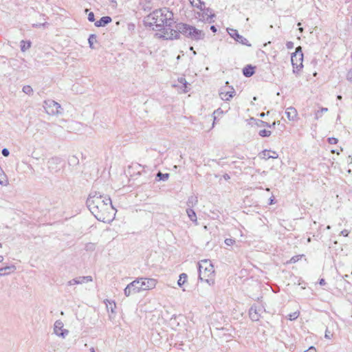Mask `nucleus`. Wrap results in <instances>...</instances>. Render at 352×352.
I'll list each match as a JSON object with an SVG mask.
<instances>
[{"label": "nucleus", "instance_id": "1", "mask_svg": "<svg viewBox=\"0 0 352 352\" xmlns=\"http://www.w3.org/2000/svg\"><path fill=\"white\" fill-rule=\"evenodd\" d=\"M145 23L153 30L161 32L157 34L160 38L166 40L179 38V33L173 28L175 23L173 13L166 8L153 11L146 16Z\"/></svg>", "mask_w": 352, "mask_h": 352}, {"label": "nucleus", "instance_id": "2", "mask_svg": "<svg viewBox=\"0 0 352 352\" xmlns=\"http://www.w3.org/2000/svg\"><path fill=\"white\" fill-rule=\"evenodd\" d=\"M87 205L98 221L109 223L113 219L114 208L109 197L103 196L100 192H92L87 199Z\"/></svg>", "mask_w": 352, "mask_h": 352}, {"label": "nucleus", "instance_id": "3", "mask_svg": "<svg viewBox=\"0 0 352 352\" xmlns=\"http://www.w3.org/2000/svg\"><path fill=\"white\" fill-rule=\"evenodd\" d=\"M199 278L205 280L210 285L214 283V266L209 260H202L199 263Z\"/></svg>", "mask_w": 352, "mask_h": 352}, {"label": "nucleus", "instance_id": "4", "mask_svg": "<svg viewBox=\"0 0 352 352\" xmlns=\"http://www.w3.org/2000/svg\"><path fill=\"white\" fill-rule=\"evenodd\" d=\"M175 28L179 34L181 33L195 41L203 40L205 37V33L202 30L187 24L179 23Z\"/></svg>", "mask_w": 352, "mask_h": 352}, {"label": "nucleus", "instance_id": "5", "mask_svg": "<svg viewBox=\"0 0 352 352\" xmlns=\"http://www.w3.org/2000/svg\"><path fill=\"white\" fill-rule=\"evenodd\" d=\"M43 107L50 116H58L62 113L60 104L53 100H45Z\"/></svg>", "mask_w": 352, "mask_h": 352}, {"label": "nucleus", "instance_id": "6", "mask_svg": "<svg viewBox=\"0 0 352 352\" xmlns=\"http://www.w3.org/2000/svg\"><path fill=\"white\" fill-rule=\"evenodd\" d=\"M142 285L140 283L139 278H137L131 283L128 284L125 289H124V294L126 297L130 296L132 294L140 293L142 291V287L140 286Z\"/></svg>", "mask_w": 352, "mask_h": 352}, {"label": "nucleus", "instance_id": "7", "mask_svg": "<svg viewBox=\"0 0 352 352\" xmlns=\"http://www.w3.org/2000/svg\"><path fill=\"white\" fill-rule=\"evenodd\" d=\"M228 84V82H226V85L219 90V97L223 101H230L236 95L235 89Z\"/></svg>", "mask_w": 352, "mask_h": 352}, {"label": "nucleus", "instance_id": "8", "mask_svg": "<svg viewBox=\"0 0 352 352\" xmlns=\"http://www.w3.org/2000/svg\"><path fill=\"white\" fill-rule=\"evenodd\" d=\"M214 16L212 11L205 7L199 9V11L197 12L195 17L199 21L211 23Z\"/></svg>", "mask_w": 352, "mask_h": 352}, {"label": "nucleus", "instance_id": "9", "mask_svg": "<svg viewBox=\"0 0 352 352\" xmlns=\"http://www.w3.org/2000/svg\"><path fill=\"white\" fill-rule=\"evenodd\" d=\"M303 54L300 47H298L292 55L291 61L294 68L299 69L302 67Z\"/></svg>", "mask_w": 352, "mask_h": 352}, {"label": "nucleus", "instance_id": "10", "mask_svg": "<svg viewBox=\"0 0 352 352\" xmlns=\"http://www.w3.org/2000/svg\"><path fill=\"white\" fill-rule=\"evenodd\" d=\"M54 333L58 337L65 338L69 334V331L64 329L63 322L60 320H58L54 324Z\"/></svg>", "mask_w": 352, "mask_h": 352}, {"label": "nucleus", "instance_id": "11", "mask_svg": "<svg viewBox=\"0 0 352 352\" xmlns=\"http://www.w3.org/2000/svg\"><path fill=\"white\" fill-rule=\"evenodd\" d=\"M140 283L142 284L140 286L142 287V291L151 290L155 287L157 285V280L151 278H139Z\"/></svg>", "mask_w": 352, "mask_h": 352}, {"label": "nucleus", "instance_id": "12", "mask_svg": "<svg viewBox=\"0 0 352 352\" xmlns=\"http://www.w3.org/2000/svg\"><path fill=\"white\" fill-rule=\"evenodd\" d=\"M228 32L230 34V36L233 38L235 41L237 42L247 45V46H251V44L249 43L248 41L244 38L243 36L239 34L238 32L236 30L234 29H228Z\"/></svg>", "mask_w": 352, "mask_h": 352}, {"label": "nucleus", "instance_id": "13", "mask_svg": "<svg viewBox=\"0 0 352 352\" xmlns=\"http://www.w3.org/2000/svg\"><path fill=\"white\" fill-rule=\"evenodd\" d=\"M263 312V308L261 307L252 306L249 311L250 317L253 321H258L261 314Z\"/></svg>", "mask_w": 352, "mask_h": 352}, {"label": "nucleus", "instance_id": "14", "mask_svg": "<svg viewBox=\"0 0 352 352\" xmlns=\"http://www.w3.org/2000/svg\"><path fill=\"white\" fill-rule=\"evenodd\" d=\"M285 114L287 115V118L290 121L296 120L298 118V112L294 107H288L285 111Z\"/></svg>", "mask_w": 352, "mask_h": 352}, {"label": "nucleus", "instance_id": "15", "mask_svg": "<svg viewBox=\"0 0 352 352\" xmlns=\"http://www.w3.org/2000/svg\"><path fill=\"white\" fill-rule=\"evenodd\" d=\"M110 22H111V18L110 16H102L99 21L95 23V25L96 27H104Z\"/></svg>", "mask_w": 352, "mask_h": 352}, {"label": "nucleus", "instance_id": "16", "mask_svg": "<svg viewBox=\"0 0 352 352\" xmlns=\"http://www.w3.org/2000/svg\"><path fill=\"white\" fill-rule=\"evenodd\" d=\"M262 157L265 160L270 158L276 159L278 157V154L275 151L265 150L261 153Z\"/></svg>", "mask_w": 352, "mask_h": 352}, {"label": "nucleus", "instance_id": "17", "mask_svg": "<svg viewBox=\"0 0 352 352\" xmlns=\"http://www.w3.org/2000/svg\"><path fill=\"white\" fill-rule=\"evenodd\" d=\"M243 73L246 77H250L254 73V67L250 65L247 66L243 69Z\"/></svg>", "mask_w": 352, "mask_h": 352}, {"label": "nucleus", "instance_id": "18", "mask_svg": "<svg viewBox=\"0 0 352 352\" xmlns=\"http://www.w3.org/2000/svg\"><path fill=\"white\" fill-rule=\"evenodd\" d=\"M189 1L193 7H196L198 9L205 8V3L201 0H189Z\"/></svg>", "mask_w": 352, "mask_h": 352}, {"label": "nucleus", "instance_id": "19", "mask_svg": "<svg viewBox=\"0 0 352 352\" xmlns=\"http://www.w3.org/2000/svg\"><path fill=\"white\" fill-rule=\"evenodd\" d=\"M186 213L189 219L197 223V219L195 212L192 208H187Z\"/></svg>", "mask_w": 352, "mask_h": 352}, {"label": "nucleus", "instance_id": "20", "mask_svg": "<svg viewBox=\"0 0 352 352\" xmlns=\"http://www.w3.org/2000/svg\"><path fill=\"white\" fill-rule=\"evenodd\" d=\"M197 203H198L197 197L195 196H190L188 197L186 204H187L188 208H190L193 207L194 206H195Z\"/></svg>", "mask_w": 352, "mask_h": 352}, {"label": "nucleus", "instance_id": "21", "mask_svg": "<svg viewBox=\"0 0 352 352\" xmlns=\"http://www.w3.org/2000/svg\"><path fill=\"white\" fill-rule=\"evenodd\" d=\"M0 184L2 186H7L8 184L6 175H5L3 170L0 168Z\"/></svg>", "mask_w": 352, "mask_h": 352}, {"label": "nucleus", "instance_id": "22", "mask_svg": "<svg viewBox=\"0 0 352 352\" xmlns=\"http://www.w3.org/2000/svg\"><path fill=\"white\" fill-rule=\"evenodd\" d=\"M187 278H188V276L186 274H185V273L181 274L179 275V278L177 280V285L179 287H182V285H184L185 284V283H186Z\"/></svg>", "mask_w": 352, "mask_h": 352}, {"label": "nucleus", "instance_id": "23", "mask_svg": "<svg viewBox=\"0 0 352 352\" xmlns=\"http://www.w3.org/2000/svg\"><path fill=\"white\" fill-rule=\"evenodd\" d=\"M78 280H79L78 284H82L85 283L91 282L93 278L91 276H79L78 277Z\"/></svg>", "mask_w": 352, "mask_h": 352}, {"label": "nucleus", "instance_id": "24", "mask_svg": "<svg viewBox=\"0 0 352 352\" xmlns=\"http://www.w3.org/2000/svg\"><path fill=\"white\" fill-rule=\"evenodd\" d=\"M328 111V109L326 107H322L320 110L317 111L315 113V118L316 120L319 119L322 116V114L324 113H326Z\"/></svg>", "mask_w": 352, "mask_h": 352}, {"label": "nucleus", "instance_id": "25", "mask_svg": "<svg viewBox=\"0 0 352 352\" xmlns=\"http://www.w3.org/2000/svg\"><path fill=\"white\" fill-rule=\"evenodd\" d=\"M89 47L91 49H94V44L96 42V36L95 34H91L88 38Z\"/></svg>", "mask_w": 352, "mask_h": 352}, {"label": "nucleus", "instance_id": "26", "mask_svg": "<svg viewBox=\"0 0 352 352\" xmlns=\"http://www.w3.org/2000/svg\"><path fill=\"white\" fill-rule=\"evenodd\" d=\"M223 114V111L220 108L217 109V110H215L214 111V113H213L214 122L212 124V127L214 126V122H215L217 118L221 116Z\"/></svg>", "mask_w": 352, "mask_h": 352}, {"label": "nucleus", "instance_id": "27", "mask_svg": "<svg viewBox=\"0 0 352 352\" xmlns=\"http://www.w3.org/2000/svg\"><path fill=\"white\" fill-rule=\"evenodd\" d=\"M31 46L30 42L25 43L24 41L21 42V51L25 52L28 49H29Z\"/></svg>", "mask_w": 352, "mask_h": 352}, {"label": "nucleus", "instance_id": "28", "mask_svg": "<svg viewBox=\"0 0 352 352\" xmlns=\"http://www.w3.org/2000/svg\"><path fill=\"white\" fill-rule=\"evenodd\" d=\"M157 177L159 178L160 180L166 181L169 177V174L162 173L161 172H159L157 174Z\"/></svg>", "mask_w": 352, "mask_h": 352}, {"label": "nucleus", "instance_id": "29", "mask_svg": "<svg viewBox=\"0 0 352 352\" xmlns=\"http://www.w3.org/2000/svg\"><path fill=\"white\" fill-rule=\"evenodd\" d=\"M300 315V313L299 311H295L294 313H292V314H289L288 316H287V318L289 320H296V318H298Z\"/></svg>", "mask_w": 352, "mask_h": 352}, {"label": "nucleus", "instance_id": "30", "mask_svg": "<svg viewBox=\"0 0 352 352\" xmlns=\"http://www.w3.org/2000/svg\"><path fill=\"white\" fill-rule=\"evenodd\" d=\"M23 91L28 95H31L33 93V89L30 85H25L23 87Z\"/></svg>", "mask_w": 352, "mask_h": 352}, {"label": "nucleus", "instance_id": "31", "mask_svg": "<svg viewBox=\"0 0 352 352\" xmlns=\"http://www.w3.org/2000/svg\"><path fill=\"white\" fill-rule=\"evenodd\" d=\"M271 135V131L268 130H261L259 131V135L261 137H269Z\"/></svg>", "mask_w": 352, "mask_h": 352}, {"label": "nucleus", "instance_id": "32", "mask_svg": "<svg viewBox=\"0 0 352 352\" xmlns=\"http://www.w3.org/2000/svg\"><path fill=\"white\" fill-rule=\"evenodd\" d=\"M234 243L235 240L233 239H226L225 240V243L228 246L232 245Z\"/></svg>", "mask_w": 352, "mask_h": 352}, {"label": "nucleus", "instance_id": "33", "mask_svg": "<svg viewBox=\"0 0 352 352\" xmlns=\"http://www.w3.org/2000/svg\"><path fill=\"white\" fill-rule=\"evenodd\" d=\"M324 337L327 339H331L333 337V333L328 329H327L325 330Z\"/></svg>", "mask_w": 352, "mask_h": 352}, {"label": "nucleus", "instance_id": "34", "mask_svg": "<svg viewBox=\"0 0 352 352\" xmlns=\"http://www.w3.org/2000/svg\"><path fill=\"white\" fill-rule=\"evenodd\" d=\"M79 280H78V278H74L68 282V285L72 286L74 285L78 284Z\"/></svg>", "mask_w": 352, "mask_h": 352}, {"label": "nucleus", "instance_id": "35", "mask_svg": "<svg viewBox=\"0 0 352 352\" xmlns=\"http://www.w3.org/2000/svg\"><path fill=\"white\" fill-rule=\"evenodd\" d=\"M88 20L91 22H94L95 21L94 14L92 12H90L88 14Z\"/></svg>", "mask_w": 352, "mask_h": 352}, {"label": "nucleus", "instance_id": "36", "mask_svg": "<svg viewBox=\"0 0 352 352\" xmlns=\"http://www.w3.org/2000/svg\"><path fill=\"white\" fill-rule=\"evenodd\" d=\"M328 142L329 144H336L338 142V139L335 138H329L328 139Z\"/></svg>", "mask_w": 352, "mask_h": 352}, {"label": "nucleus", "instance_id": "37", "mask_svg": "<svg viewBox=\"0 0 352 352\" xmlns=\"http://www.w3.org/2000/svg\"><path fill=\"white\" fill-rule=\"evenodd\" d=\"M1 153L2 155L4 156V157H8L10 154V152L8 151V149L7 148H3L1 151Z\"/></svg>", "mask_w": 352, "mask_h": 352}, {"label": "nucleus", "instance_id": "38", "mask_svg": "<svg viewBox=\"0 0 352 352\" xmlns=\"http://www.w3.org/2000/svg\"><path fill=\"white\" fill-rule=\"evenodd\" d=\"M178 81L181 83V84H183L184 86H185V88H186V84H187V82L186 80V79L184 78H180L178 79Z\"/></svg>", "mask_w": 352, "mask_h": 352}, {"label": "nucleus", "instance_id": "39", "mask_svg": "<svg viewBox=\"0 0 352 352\" xmlns=\"http://www.w3.org/2000/svg\"><path fill=\"white\" fill-rule=\"evenodd\" d=\"M262 123L264 124L265 125L267 126L271 127V126H274L276 124H280V121H277V122L275 121V122H274L272 123V125H269L267 122H262Z\"/></svg>", "mask_w": 352, "mask_h": 352}, {"label": "nucleus", "instance_id": "40", "mask_svg": "<svg viewBox=\"0 0 352 352\" xmlns=\"http://www.w3.org/2000/svg\"><path fill=\"white\" fill-rule=\"evenodd\" d=\"M304 352H317L316 349L311 346L308 349L305 350Z\"/></svg>", "mask_w": 352, "mask_h": 352}, {"label": "nucleus", "instance_id": "41", "mask_svg": "<svg viewBox=\"0 0 352 352\" xmlns=\"http://www.w3.org/2000/svg\"><path fill=\"white\" fill-rule=\"evenodd\" d=\"M347 79L352 82V69L347 74Z\"/></svg>", "mask_w": 352, "mask_h": 352}, {"label": "nucleus", "instance_id": "42", "mask_svg": "<svg viewBox=\"0 0 352 352\" xmlns=\"http://www.w3.org/2000/svg\"><path fill=\"white\" fill-rule=\"evenodd\" d=\"M349 234V231L347 230H343L342 231H341L340 232V234L344 236H347Z\"/></svg>", "mask_w": 352, "mask_h": 352}, {"label": "nucleus", "instance_id": "43", "mask_svg": "<svg viewBox=\"0 0 352 352\" xmlns=\"http://www.w3.org/2000/svg\"><path fill=\"white\" fill-rule=\"evenodd\" d=\"M4 270H10V269H12L13 270H15V267L14 265L12 266H7L6 267H3Z\"/></svg>", "mask_w": 352, "mask_h": 352}, {"label": "nucleus", "instance_id": "44", "mask_svg": "<svg viewBox=\"0 0 352 352\" xmlns=\"http://www.w3.org/2000/svg\"><path fill=\"white\" fill-rule=\"evenodd\" d=\"M325 283H325V280H324V279H323V278H321V279L320 280V281H319V284H320V285H325Z\"/></svg>", "mask_w": 352, "mask_h": 352}, {"label": "nucleus", "instance_id": "45", "mask_svg": "<svg viewBox=\"0 0 352 352\" xmlns=\"http://www.w3.org/2000/svg\"><path fill=\"white\" fill-rule=\"evenodd\" d=\"M210 30L213 32H217V28H215V26L214 25H212L210 27Z\"/></svg>", "mask_w": 352, "mask_h": 352}, {"label": "nucleus", "instance_id": "46", "mask_svg": "<svg viewBox=\"0 0 352 352\" xmlns=\"http://www.w3.org/2000/svg\"><path fill=\"white\" fill-rule=\"evenodd\" d=\"M292 45H293V43H292V42H288V43H287V47H288V48L292 47Z\"/></svg>", "mask_w": 352, "mask_h": 352}, {"label": "nucleus", "instance_id": "47", "mask_svg": "<svg viewBox=\"0 0 352 352\" xmlns=\"http://www.w3.org/2000/svg\"><path fill=\"white\" fill-rule=\"evenodd\" d=\"M337 98H338V100H341V99H342V96L339 95V96H337Z\"/></svg>", "mask_w": 352, "mask_h": 352}, {"label": "nucleus", "instance_id": "48", "mask_svg": "<svg viewBox=\"0 0 352 352\" xmlns=\"http://www.w3.org/2000/svg\"><path fill=\"white\" fill-rule=\"evenodd\" d=\"M3 256H0V262L3 261Z\"/></svg>", "mask_w": 352, "mask_h": 352}, {"label": "nucleus", "instance_id": "49", "mask_svg": "<svg viewBox=\"0 0 352 352\" xmlns=\"http://www.w3.org/2000/svg\"><path fill=\"white\" fill-rule=\"evenodd\" d=\"M299 30H300V32H302L303 31V28H299Z\"/></svg>", "mask_w": 352, "mask_h": 352}, {"label": "nucleus", "instance_id": "50", "mask_svg": "<svg viewBox=\"0 0 352 352\" xmlns=\"http://www.w3.org/2000/svg\"><path fill=\"white\" fill-rule=\"evenodd\" d=\"M224 177H225L226 179H228V178H229V176H228V175H225V176H224Z\"/></svg>", "mask_w": 352, "mask_h": 352}, {"label": "nucleus", "instance_id": "51", "mask_svg": "<svg viewBox=\"0 0 352 352\" xmlns=\"http://www.w3.org/2000/svg\"><path fill=\"white\" fill-rule=\"evenodd\" d=\"M327 230H329V229H331V227H330V226H327Z\"/></svg>", "mask_w": 352, "mask_h": 352}, {"label": "nucleus", "instance_id": "52", "mask_svg": "<svg viewBox=\"0 0 352 352\" xmlns=\"http://www.w3.org/2000/svg\"><path fill=\"white\" fill-rule=\"evenodd\" d=\"M292 261H294V262H295V261H296V260H295V258H294V257H293V258H292Z\"/></svg>", "mask_w": 352, "mask_h": 352}, {"label": "nucleus", "instance_id": "53", "mask_svg": "<svg viewBox=\"0 0 352 352\" xmlns=\"http://www.w3.org/2000/svg\"><path fill=\"white\" fill-rule=\"evenodd\" d=\"M3 270H4L3 267V268H0V272H2Z\"/></svg>", "mask_w": 352, "mask_h": 352}, {"label": "nucleus", "instance_id": "54", "mask_svg": "<svg viewBox=\"0 0 352 352\" xmlns=\"http://www.w3.org/2000/svg\"><path fill=\"white\" fill-rule=\"evenodd\" d=\"M261 117H263V116H264V113H262L261 114Z\"/></svg>", "mask_w": 352, "mask_h": 352}, {"label": "nucleus", "instance_id": "55", "mask_svg": "<svg viewBox=\"0 0 352 352\" xmlns=\"http://www.w3.org/2000/svg\"><path fill=\"white\" fill-rule=\"evenodd\" d=\"M331 153H336V151L332 150Z\"/></svg>", "mask_w": 352, "mask_h": 352}, {"label": "nucleus", "instance_id": "56", "mask_svg": "<svg viewBox=\"0 0 352 352\" xmlns=\"http://www.w3.org/2000/svg\"><path fill=\"white\" fill-rule=\"evenodd\" d=\"M331 153H336V151L332 150Z\"/></svg>", "mask_w": 352, "mask_h": 352}, {"label": "nucleus", "instance_id": "57", "mask_svg": "<svg viewBox=\"0 0 352 352\" xmlns=\"http://www.w3.org/2000/svg\"><path fill=\"white\" fill-rule=\"evenodd\" d=\"M272 201H273V199H271V200H270V204H272Z\"/></svg>", "mask_w": 352, "mask_h": 352}, {"label": "nucleus", "instance_id": "58", "mask_svg": "<svg viewBox=\"0 0 352 352\" xmlns=\"http://www.w3.org/2000/svg\"><path fill=\"white\" fill-rule=\"evenodd\" d=\"M307 241H308V242H310V241H311L310 238H309Z\"/></svg>", "mask_w": 352, "mask_h": 352}, {"label": "nucleus", "instance_id": "59", "mask_svg": "<svg viewBox=\"0 0 352 352\" xmlns=\"http://www.w3.org/2000/svg\"><path fill=\"white\" fill-rule=\"evenodd\" d=\"M91 352H95L94 349H92Z\"/></svg>", "mask_w": 352, "mask_h": 352}, {"label": "nucleus", "instance_id": "60", "mask_svg": "<svg viewBox=\"0 0 352 352\" xmlns=\"http://www.w3.org/2000/svg\"><path fill=\"white\" fill-rule=\"evenodd\" d=\"M0 247H1V243H0Z\"/></svg>", "mask_w": 352, "mask_h": 352}, {"label": "nucleus", "instance_id": "61", "mask_svg": "<svg viewBox=\"0 0 352 352\" xmlns=\"http://www.w3.org/2000/svg\"><path fill=\"white\" fill-rule=\"evenodd\" d=\"M351 162H352V157H351Z\"/></svg>", "mask_w": 352, "mask_h": 352}]
</instances>
